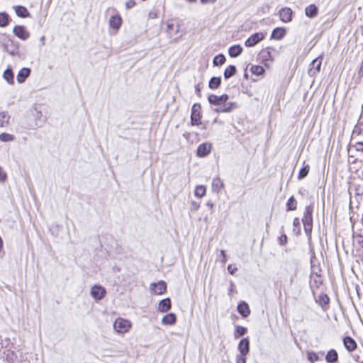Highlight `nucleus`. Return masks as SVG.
<instances>
[{"mask_svg":"<svg viewBox=\"0 0 363 363\" xmlns=\"http://www.w3.org/2000/svg\"><path fill=\"white\" fill-rule=\"evenodd\" d=\"M229 96L228 94H222L217 96L215 94H210L208 96V101L211 105L216 106L214 109L216 113H230L233 111V107L235 106L234 102H227Z\"/></svg>","mask_w":363,"mask_h":363,"instance_id":"nucleus-1","label":"nucleus"},{"mask_svg":"<svg viewBox=\"0 0 363 363\" xmlns=\"http://www.w3.org/2000/svg\"><path fill=\"white\" fill-rule=\"evenodd\" d=\"M130 323L123 318H118L113 323V328L118 333H125L130 328Z\"/></svg>","mask_w":363,"mask_h":363,"instance_id":"nucleus-2","label":"nucleus"},{"mask_svg":"<svg viewBox=\"0 0 363 363\" xmlns=\"http://www.w3.org/2000/svg\"><path fill=\"white\" fill-rule=\"evenodd\" d=\"M201 105L199 104H194L191 108V123L192 125H198L201 123Z\"/></svg>","mask_w":363,"mask_h":363,"instance_id":"nucleus-3","label":"nucleus"},{"mask_svg":"<svg viewBox=\"0 0 363 363\" xmlns=\"http://www.w3.org/2000/svg\"><path fill=\"white\" fill-rule=\"evenodd\" d=\"M90 294L96 301L101 300L106 294V290L101 285H94L91 287Z\"/></svg>","mask_w":363,"mask_h":363,"instance_id":"nucleus-4","label":"nucleus"},{"mask_svg":"<svg viewBox=\"0 0 363 363\" xmlns=\"http://www.w3.org/2000/svg\"><path fill=\"white\" fill-rule=\"evenodd\" d=\"M322 58V55H320L311 62L310 68L308 71V73L311 77L315 76L320 71Z\"/></svg>","mask_w":363,"mask_h":363,"instance_id":"nucleus-5","label":"nucleus"},{"mask_svg":"<svg viewBox=\"0 0 363 363\" xmlns=\"http://www.w3.org/2000/svg\"><path fill=\"white\" fill-rule=\"evenodd\" d=\"M264 38L262 33H256L250 35L245 42L246 47H253Z\"/></svg>","mask_w":363,"mask_h":363,"instance_id":"nucleus-6","label":"nucleus"},{"mask_svg":"<svg viewBox=\"0 0 363 363\" xmlns=\"http://www.w3.org/2000/svg\"><path fill=\"white\" fill-rule=\"evenodd\" d=\"M212 145L208 143H203L199 145L196 155L199 157H206L211 152Z\"/></svg>","mask_w":363,"mask_h":363,"instance_id":"nucleus-7","label":"nucleus"},{"mask_svg":"<svg viewBox=\"0 0 363 363\" xmlns=\"http://www.w3.org/2000/svg\"><path fill=\"white\" fill-rule=\"evenodd\" d=\"M13 32L16 36L23 40H27L30 36L29 32L23 26H16L13 28Z\"/></svg>","mask_w":363,"mask_h":363,"instance_id":"nucleus-8","label":"nucleus"},{"mask_svg":"<svg viewBox=\"0 0 363 363\" xmlns=\"http://www.w3.org/2000/svg\"><path fill=\"white\" fill-rule=\"evenodd\" d=\"M167 284L164 281H160L157 283H152L150 285V289L154 294L161 295L165 292Z\"/></svg>","mask_w":363,"mask_h":363,"instance_id":"nucleus-9","label":"nucleus"},{"mask_svg":"<svg viewBox=\"0 0 363 363\" xmlns=\"http://www.w3.org/2000/svg\"><path fill=\"white\" fill-rule=\"evenodd\" d=\"M275 50L271 47H267L264 49H262L259 53L260 57L263 62L267 64V62H272L274 60L272 51H274Z\"/></svg>","mask_w":363,"mask_h":363,"instance_id":"nucleus-10","label":"nucleus"},{"mask_svg":"<svg viewBox=\"0 0 363 363\" xmlns=\"http://www.w3.org/2000/svg\"><path fill=\"white\" fill-rule=\"evenodd\" d=\"M293 11L289 7L282 8L279 11V16L281 21L284 23H289L292 20Z\"/></svg>","mask_w":363,"mask_h":363,"instance_id":"nucleus-11","label":"nucleus"},{"mask_svg":"<svg viewBox=\"0 0 363 363\" xmlns=\"http://www.w3.org/2000/svg\"><path fill=\"white\" fill-rule=\"evenodd\" d=\"M238 350L240 354L247 355L250 351V340L248 337L242 339L238 344Z\"/></svg>","mask_w":363,"mask_h":363,"instance_id":"nucleus-12","label":"nucleus"},{"mask_svg":"<svg viewBox=\"0 0 363 363\" xmlns=\"http://www.w3.org/2000/svg\"><path fill=\"white\" fill-rule=\"evenodd\" d=\"M343 344L349 352L354 351L357 345L355 340L350 336H347L343 339Z\"/></svg>","mask_w":363,"mask_h":363,"instance_id":"nucleus-13","label":"nucleus"},{"mask_svg":"<svg viewBox=\"0 0 363 363\" xmlns=\"http://www.w3.org/2000/svg\"><path fill=\"white\" fill-rule=\"evenodd\" d=\"M238 313L244 318H247L250 314V309L248 304L244 301L240 303L238 305Z\"/></svg>","mask_w":363,"mask_h":363,"instance_id":"nucleus-14","label":"nucleus"},{"mask_svg":"<svg viewBox=\"0 0 363 363\" xmlns=\"http://www.w3.org/2000/svg\"><path fill=\"white\" fill-rule=\"evenodd\" d=\"M30 69L23 67L21 69L17 74L16 79L18 83H23L29 77L30 74Z\"/></svg>","mask_w":363,"mask_h":363,"instance_id":"nucleus-15","label":"nucleus"},{"mask_svg":"<svg viewBox=\"0 0 363 363\" xmlns=\"http://www.w3.org/2000/svg\"><path fill=\"white\" fill-rule=\"evenodd\" d=\"M313 206H307L305 208V211L303 213V217L302 218L303 223H313Z\"/></svg>","mask_w":363,"mask_h":363,"instance_id":"nucleus-16","label":"nucleus"},{"mask_svg":"<svg viewBox=\"0 0 363 363\" xmlns=\"http://www.w3.org/2000/svg\"><path fill=\"white\" fill-rule=\"evenodd\" d=\"M171 308V301L169 298L161 300L158 305V311L162 313L168 311Z\"/></svg>","mask_w":363,"mask_h":363,"instance_id":"nucleus-17","label":"nucleus"},{"mask_svg":"<svg viewBox=\"0 0 363 363\" xmlns=\"http://www.w3.org/2000/svg\"><path fill=\"white\" fill-rule=\"evenodd\" d=\"M286 35V30L284 28H276L272 30L271 38L275 39V40H281Z\"/></svg>","mask_w":363,"mask_h":363,"instance_id":"nucleus-18","label":"nucleus"},{"mask_svg":"<svg viewBox=\"0 0 363 363\" xmlns=\"http://www.w3.org/2000/svg\"><path fill=\"white\" fill-rule=\"evenodd\" d=\"M318 13V9L315 4H310L305 9V14L309 18H314Z\"/></svg>","mask_w":363,"mask_h":363,"instance_id":"nucleus-19","label":"nucleus"},{"mask_svg":"<svg viewBox=\"0 0 363 363\" xmlns=\"http://www.w3.org/2000/svg\"><path fill=\"white\" fill-rule=\"evenodd\" d=\"M3 77L8 82V84H14V75L11 67H8V68L4 72Z\"/></svg>","mask_w":363,"mask_h":363,"instance_id":"nucleus-20","label":"nucleus"},{"mask_svg":"<svg viewBox=\"0 0 363 363\" xmlns=\"http://www.w3.org/2000/svg\"><path fill=\"white\" fill-rule=\"evenodd\" d=\"M122 23V19L120 16H112L109 20V25L112 28L118 29Z\"/></svg>","mask_w":363,"mask_h":363,"instance_id":"nucleus-21","label":"nucleus"},{"mask_svg":"<svg viewBox=\"0 0 363 363\" xmlns=\"http://www.w3.org/2000/svg\"><path fill=\"white\" fill-rule=\"evenodd\" d=\"M338 359V354L335 350L331 349L325 356V360L328 363H335Z\"/></svg>","mask_w":363,"mask_h":363,"instance_id":"nucleus-22","label":"nucleus"},{"mask_svg":"<svg viewBox=\"0 0 363 363\" xmlns=\"http://www.w3.org/2000/svg\"><path fill=\"white\" fill-rule=\"evenodd\" d=\"M242 52V48L240 45H235L230 47L228 50L229 55L231 57H236L241 55Z\"/></svg>","mask_w":363,"mask_h":363,"instance_id":"nucleus-23","label":"nucleus"},{"mask_svg":"<svg viewBox=\"0 0 363 363\" xmlns=\"http://www.w3.org/2000/svg\"><path fill=\"white\" fill-rule=\"evenodd\" d=\"M224 187L223 181L219 177H216L212 182V190L218 193Z\"/></svg>","mask_w":363,"mask_h":363,"instance_id":"nucleus-24","label":"nucleus"},{"mask_svg":"<svg viewBox=\"0 0 363 363\" xmlns=\"http://www.w3.org/2000/svg\"><path fill=\"white\" fill-rule=\"evenodd\" d=\"M176 322V315L173 313H168L165 315L162 319V323L164 325H173Z\"/></svg>","mask_w":363,"mask_h":363,"instance_id":"nucleus-25","label":"nucleus"},{"mask_svg":"<svg viewBox=\"0 0 363 363\" xmlns=\"http://www.w3.org/2000/svg\"><path fill=\"white\" fill-rule=\"evenodd\" d=\"M14 10L16 15L21 18H26L29 16V12L27 9L23 6H14Z\"/></svg>","mask_w":363,"mask_h":363,"instance_id":"nucleus-26","label":"nucleus"},{"mask_svg":"<svg viewBox=\"0 0 363 363\" xmlns=\"http://www.w3.org/2000/svg\"><path fill=\"white\" fill-rule=\"evenodd\" d=\"M220 84L221 78L213 77L209 80L208 86L211 89H216L220 86Z\"/></svg>","mask_w":363,"mask_h":363,"instance_id":"nucleus-27","label":"nucleus"},{"mask_svg":"<svg viewBox=\"0 0 363 363\" xmlns=\"http://www.w3.org/2000/svg\"><path fill=\"white\" fill-rule=\"evenodd\" d=\"M236 67L235 65H229L224 71V77L228 79L236 74Z\"/></svg>","mask_w":363,"mask_h":363,"instance_id":"nucleus-28","label":"nucleus"},{"mask_svg":"<svg viewBox=\"0 0 363 363\" xmlns=\"http://www.w3.org/2000/svg\"><path fill=\"white\" fill-rule=\"evenodd\" d=\"M247 328L240 325H237L235 326V330L234 332V337L235 339H238L239 337L243 336L247 333Z\"/></svg>","mask_w":363,"mask_h":363,"instance_id":"nucleus-29","label":"nucleus"},{"mask_svg":"<svg viewBox=\"0 0 363 363\" xmlns=\"http://www.w3.org/2000/svg\"><path fill=\"white\" fill-rule=\"evenodd\" d=\"M225 60H225V57L224 55L218 54L214 57L213 63L214 66H219V65H223L225 63Z\"/></svg>","mask_w":363,"mask_h":363,"instance_id":"nucleus-30","label":"nucleus"},{"mask_svg":"<svg viewBox=\"0 0 363 363\" xmlns=\"http://www.w3.org/2000/svg\"><path fill=\"white\" fill-rule=\"evenodd\" d=\"M296 206H297V202H296V199H294V197L293 196H291L286 202L287 211H289L296 210Z\"/></svg>","mask_w":363,"mask_h":363,"instance_id":"nucleus-31","label":"nucleus"},{"mask_svg":"<svg viewBox=\"0 0 363 363\" xmlns=\"http://www.w3.org/2000/svg\"><path fill=\"white\" fill-rule=\"evenodd\" d=\"M9 16L5 13H0V27H5L9 24Z\"/></svg>","mask_w":363,"mask_h":363,"instance_id":"nucleus-32","label":"nucleus"},{"mask_svg":"<svg viewBox=\"0 0 363 363\" xmlns=\"http://www.w3.org/2000/svg\"><path fill=\"white\" fill-rule=\"evenodd\" d=\"M309 170H310V166L308 164L302 167L299 171V173L298 175V179L301 180V179H304L308 175Z\"/></svg>","mask_w":363,"mask_h":363,"instance_id":"nucleus-33","label":"nucleus"},{"mask_svg":"<svg viewBox=\"0 0 363 363\" xmlns=\"http://www.w3.org/2000/svg\"><path fill=\"white\" fill-rule=\"evenodd\" d=\"M9 116L5 112H0V127H4L9 123Z\"/></svg>","mask_w":363,"mask_h":363,"instance_id":"nucleus-34","label":"nucleus"},{"mask_svg":"<svg viewBox=\"0 0 363 363\" xmlns=\"http://www.w3.org/2000/svg\"><path fill=\"white\" fill-rule=\"evenodd\" d=\"M252 73L257 76H260L264 72V69L262 66L253 65L250 69Z\"/></svg>","mask_w":363,"mask_h":363,"instance_id":"nucleus-35","label":"nucleus"},{"mask_svg":"<svg viewBox=\"0 0 363 363\" xmlns=\"http://www.w3.org/2000/svg\"><path fill=\"white\" fill-rule=\"evenodd\" d=\"M307 359L311 362L313 363L315 362H317L320 359L317 353L314 352H308L307 353Z\"/></svg>","mask_w":363,"mask_h":363,"instance_id":"nucleus-36","label":"nucleus"},{"mask_svg":"<svg viewBox=\"0 0 363 363\" xmlns=\"http://www.w3.org/2000/svg\"><path fill=\"white\" fill-rule=\"evenodd\" d=\"M14 140V136L13 135L4 133L0 134V140L2 142H9L13 141Z\"/></svg>","mask_w":363,"mask_h":363,"instance_id":"nucleus-37","label":"nucleus"},{"mask_svg":"<svg viewBox=\"0 0 363 363\" xmlns=\"http://www.w3.org/2000/svg\"><path fill=\"white\" fill-rule=\"evenodd\" d=\"M206 194V188L204 186H198L195 189V195L199 198L203 197Z\"/></svg>","mask_w":363,"mask_h":363,"instance_id":"nucleus-38","label":"nucleus"},{"mask_svg":"<svg viewBox=\"0 0 363 363\" xmlns=\"http://www.w3.org/2000/svg\"><path fill=\"white\" fill-rule=\"evenodd\" d=\"M293 225H294L293 232L296 235H298L300 233V221H299L298 218H295L294 219Z\"/></svg>","mask_w":363,"mask_h":363,"instance_id":"nucleus-39","label":"nucleus"},{"mask_svg":"<svg viewBox=\"0 0 363 363\" xmlns=\"http://www.w3.org/2000/svg\"><path fill=\"white\" fill-rule=\"evenodd\" d=\"M303 224L306 234L310 236L312 231L313 223H303Z\"/></svg>","mask_w":363,"mask_h":363,"instance_id":"nucleus-40","label":"nucleus"},{"mask_svg":"<svg viewBox=\"0 0 363 363\" xmlns=\"http://www.w3.org/2000/svg\"><path fill=\"white\" fill-rule=\"evenodd\" d=\"M320 305H327L329 303V298L326 294H321L318 297Z\"/></svg>","mask_w":363,"mask_h":363,"instance_id":"nucleus-41","label":"nucleus"},{"mask_svg":"<svg viewBox=\"0 0 363 363\" xmlns=\"http://www.w3.org/2000/svg\"><path fill=\"white\" fill-rule=\"evenodd\" d=\"M7 174L5 171L0 166V183L4 182L6 180Z\"/></svg>","mask_w":363,"mask_h":363,"instance_id":"nucleus-42","label":"nucleus"},{"mask_svg":"<svg viewBox=\"0 0 363 363\" xmlns=\"http://www.w3.org/2000/svg\"><path fill=\"white\" fill-rule=\"evenodd\" d=\"M279 242L281 245H285L287 242V236L285 234H282L279 238Z\"/></svg>","mask_w":363,"mask_h":363,"instance_id":"nucleus-43","label":"nucleus"},{"mask_svg":"<svg viewBox=\"0 0 363 363\" xmlns=\"http://www.w3.org/2000/svg\"><path fill=\"white\" fill-rule=\"evenodd\" d=\"M354 237L355 238L357 243L363 247V235H361V234H357L355 235H354Z\"/></svg>","mask_w":363,"mask_h":363,"instance_id":"nucleus-44","label":"nucleus"},{"mask_svg":"<svg viewBox=\"0 0 363 363\" xmlns=\"http://www.w3.org/2000/svg\"><path fill=\"white\" fill-rule=\"evenodd\" d=\"M15 358H16V356L13 352H10L7 354L9 363H13Z\"/></svg>","mask_w":363,"mask_h":363,"instance_id":"nucleus-45","label":"nucleus"},{"mask_svg":"<svg viewBox=\"0 0 363 363\" xmlns=\"http://www.w3.org/2000/svg\"><path fill=\"white\" fill-rule=\"evenodd\" d=\"M246 355H243L240 354V355H238L236 357V362L237 363H246Z\"/></svg>","mask_w":363,"mask_h":363,"instance_id":"nucleus-46","label":"nucleus"},{"mask_svg":"<svg viewBox=\"0 0 363 363\" xmlns=\"http://www.w3.org/2000/svg\"><path fill=\"white\" fill-rule=\"evenodd\" d=\"M135 5V2L134 0H129L125 3V8L127 9H130L133 8Z\"/></svg>","mask_w":363,"mask_h":363,"instance_id":"nucleus-47","label":"nucleus"},{"mask_svg":"<svg viewBox=\"0 0 363 363\" xmlns=\"http://www.w3.org/2000/svg\"><path fill=\"white\" fill-rule=\"evenodd\" d=\"M228 270L230 274L233 275L237 272L238 268L233 267L231 264H229L228 266Z\"/></svg>","mask_w":363,"mask_h":363,"instance_id":"nucleus-48","label":"nucleus"},{"mask_svg":"<svg viewBox=\"0 0 363 363\" xmlns=\"http://www.w3.org/2000/svg\"><path fill=\"white\" fill-rule=\"evenodd\" d=\"M356 150L363 152V142H358L354 145Z\"/></svg>","mask_w":363,"mask_h":363,"instance_id":"nucleus-49","label":"nucleus"},{"mask_svg":"<svg viewBox=\"0 0 363 363\" xmlns=\"http://www.w3.org/2000/svg\"><path fill=\"white\" fill-rule=\"evenodd\" d=\"M199 208V204L195 201L191 202V211H196Z\"/></svg>","mask_w":363,"mask_h":363,"instance_id":"nucleus-50","label":"nucleus"},{"mask_svg":"<svg viewBox=\"0 0 363 363\" xmlns=\"http://www.w3.org/2000/svg\"><path fill=\"white\" fill-rule=\"evenodd\" d=\"M201 86L200 84H198L195 86V91H196V93L197 94L198 96H201Z\"/></svg>","mask_w":363,"mask_h":363,"instance_id":"nucleus-51","label":"nucleus"},{"mask_svg":"<svg viewBox=\"0 0 363 363\" xmlns=\"http://www.w3.org/2000/svg\"><path fill=\"white\" fill-rule=\"evenodd\" d=\"M220 254L222 255V262L225 263L226 262V255H225V250H220Z\"/></svg>","mask_w":363,"mask_h":363,"instance_id":"nucleus-52","label":"nucleus"},{"mask_svg":"<svg viewBox=\"0 0 363 363\" xmlns=\"http://www.w3.org/2000/svg\"><path fill=\"white\" fill-rule=\"evenodd\" d=\"M358 74H359V77H363V60H362V62L361 63V66H360Z\"/></svg>","mask_w":363,"mask_h":363,"instance_id":"nucleus-53","label":"nucleus"},{"mask_svg":"<svg viewBox=\"0 0 363 363\" xmlns=\"http://www.w3.org/2000/svg\"><path fill=\"white\" fill-rule=\"evenodd\" d=\"M216 0H201L202 4H207L208 2H215Z\"/></svg>","mask_w":363,"mask_h":363,"instance_id":"nucleus-54","label":"nucleus"},{"mask_svg":"<svg viewBox=\"0 0 363 363\" xmlns=\"http://www.w3.org/2000/svg\"><path fill=\"white\" fill-rule=\"evenodd\" d=\"M206 205L209 206L211 208L213 207V203L211 201H208Z\"/></svg>","mask_w":363,"mask_h":363,"instance_id":"nucleus-55","label":"nucleus"},{"mask_svg":"<svg viewBox=\"0 0 363 363\" xmlns=\"http://www.w3.org/2000/svg\"><path fill=\"white\" fill-rule=\"evenodd\" d=\"M44 40H45V37L44 36H42L40 38V41L43 43V44H44Z\"/></svg>","mask_w":363,"mask_h":363,"instance_id":"nucleus-56","label":"nucleus"},{"mask_svg":"<svg viewBox=\"0 0 363 363\" xmlns=\"http://www.w3.org/2000/svg\"><path fill=\"white\" fill-rule=\"evenodd\" d=\"M187 1H189V2H194V1H196V0H187Z\"/></svg>","mask_w":363,"mask_h":363,"instance_id":"nucleus-57","label":"nucleus"},{"mask_svg":"<svg viewBox=\"0 0 363 363\" xmlns=\"http://www.w3.org/2000/svg\"><path fill=\"white\" fill-rule=\"evenodd\" d=\"M361 257H362V261H363V251H362V256H361Z\"/></svg>","mask_w":363,"mask_h":363,"instance_id":"nucleus-58","label":"nucleus"}]
</instances>
